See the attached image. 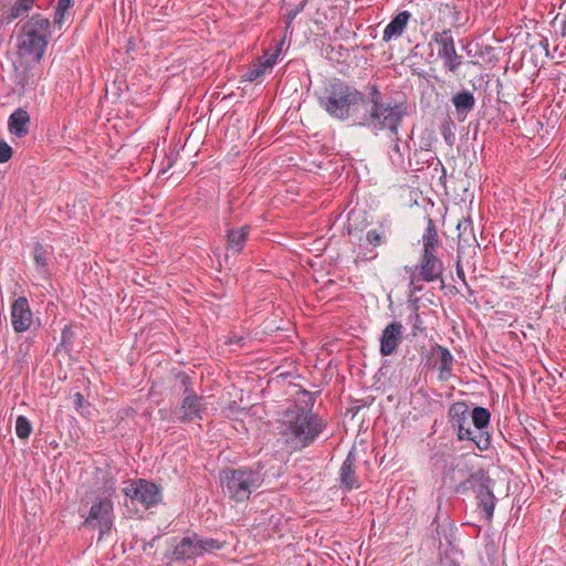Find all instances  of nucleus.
<instances>
[{"label": "nucleus", "instance_id": "nucleus-40", "mask_svg": "<svg viewBox=\"0 0 566 566\" xmlns=\"http://www.w3.org/2000/svg\"><path fill=\"white\" fill-rule=\"evenodd\" d=\"M560 35L566 36V19L563 21L560 27Z\"/></svg>", "mask_w": 566, "mask_h": 566}, {"label": "nucleus", "instance_id": "nucleus-43", "mask_svg": "<svg viewBox=\"0 0 566 566\" xmlns=\"http://www.w3.org/2000/svg\"><path fill=\"white\" fill-rule=\"evenodd\" d=\"M415 318H416V321L419 319V314L417 312L415 313Z\"/></svg>", "mask_w": 566, "mask_h": 566}, {"label": "nucleus", "instance_id": "nucleus-44", "mask_svg": "<svg viewBox=\"0 0 566 566\" xmlns=\"http://www.w3.org/2000/svg\"><path fill=\"white\" fill-rule=\"evenodd\" d=\"M346 177H350V171L349 170L346 172Z\"/></svg>", "mask_w": 566, "mask_h": 566}, {"label": "nucleus", "instance_id": "nucleus-29", "mask_svg": "<svg viewBox=\"0 0 566 566\" xmlns=\"http://www.w3.org/2000/svg\"><path fill=\"white\" fill-rule=\"evenodd\" d=\"M32 432V424L25 416H19L15 420V433L19 439L27 440Z\"/></svg>", "mask_w": 566, "mask_h": 566}, {"label": "nucleus", "instance_id": "nucleus-16", "mask_svg": "<svg viewBox=\"0 0 566 566\" xmlns=\"http://www.w3.org/2000/svg\"><path fill=\"white\" fill-rule=\"evenodd\" d=\"M431 357L436 359L439 369V379L448 380L452 376L453 356L450 350L439 344L430 349Z\"/></svg>", "mask_w": 566, "mask_h": 566}, {"label": "nucleus", "instance_id": "nucleus-2", "mask_svg": "<svg viewBox=\"0 0 566 566\" xmlns=\"http://www.w3.org/2000/svg\"><path fill=\"white\" fill-rule=\"evenodd\" d=\"M326 422L312 410L294 406L281 422L280 434L290 449L301 451L312 446L325 430Z\"/></svg>", "mask_w": 566, "mask_h": 566}, {"label": "nucleus", "instance_id": "nucleus-14", "mask_svg": "<svg viewBox=\"0 0 566 566\" xmlns=\"http://www.w3.org/2000/svg\"><path fill=\"white\" fill-rule=\"evenodd\" d=\"M403 327L400 322H391L382 331L379 352L382 356L392 355L402 340Z\"/></svg>", "mask_w": 566, "mask_h": 566}, {"label": "nucleus", "instance_id": "nucleus-42", "mask_svg": "<svg viewBox=\"0 0 566 566\" xmlns=\"http://www.w3.org/2000/svg\"><path fill=\"white\" fill-rule=\"evenodd\" d=\"M19 84H21L22 86H25L28 84L27 80L24 77H22L20 81H19Z\"/></svg>", "mask_w": 566, "mask_h": 566}, {"label": "nucleus", "instance_id": "nucleus-41", "mask_svg": "<svg viewBox=\"0 0 566 566\" xmlns=\"http://www.w3.org/2000/svg\"><path fill=\"white\" fill-rule=\"evenodd\" d=\"M432 166H433V170H434V171H438L439 163L430 164V165L427 167V169H430Z\"/></svg>", "mask_w": 566, "mask_h": 566}, {"label": "nucleus", "instance_id": "nucleus-36", "mask_svg": "<svg viewBox=\"0 0 566 566\" xmlns=\"http://www.w3.org/2000/svg\"><path fill=\"white\" fill-rule=\"evenodd\" d=\"M394 136V147H392V153L397 156V159H399L400 164L403 163V154L400 149V145H399V137H398V134L397 135H392Z\"/></svg>", "mask_w": 566, "mask_h": 566}, {"label": "nucleus", "instance_id": "nucleus-20", "mask_svg": "<svg viewBox=\"0 0 566 566\" xmlns=\"http://www.w3.org/2000/svg\"><path fill=\"white\" fill-rule=\"evenodd\" d=\"M30 115L24 108L15 109L8 119L9 132L19 137H25L29 134Z\"/></svg>", "mask_w": 566, "mask_h": 566}, {"label": "nucleus", "instance_id": "nucleus-34", "mask_svg": "<svg viewBox=\"0 0 566 566\" xmlns=\"http://www.w3.org/2000/svg\"><path fill=\"white\" fill-rule=\"evenodd\" d=\"M13 149L12 147L4 140H0V163H7L12 158Z\"/></svg>", "mask_w": 566, "mask_h": 566}, {"label": "nucleus", "instance_id": "nucleus-31", "mask_svg": "<svg viewBox=\"0 0 566 566\" xmlns=\"http://www.w3.org/2000/svg\"><path fill=\"white\" fill-rule=\"evenodd\" d=\"M32 253L36 266L45 270L48 266V251L44 249V247L36 242L33 247Z\"/></svg>", "mask_w": 566, "mask_h": 566}, {"label": "nucleus", "instance_id": "nucleus-11", "mask_svg": "<svg viewBox=\"0 0 566 566\" xmlns=\"http://www.w3.org/2000/svg\"><path fill=\"white\" fill-rule=\"evenodd\" d=\"M431 41L438 44V57L443 61V69L455 74L463 62V56L458 54L451 29L434 32Z\"/></svg>", "mask_w": 566, "mask_h": 566}, {"label": "nucleus", "instance_id": "nucleus-3", "mask_svg": "<svg viewBox=\"0 0 566 566\" xmlns=\"http://www.w3.org/2000/svg\"><path fill=\"white\" fill-rule=\"evenodd\" d=\"M363 103L364 94L340 81L332 83L321 97V105L331 116L340 120L352 119L357 125Z\"/></svg>", "mask_w": 566, "mask_h": 566}, {"label": "nucleus", "instance_id": "nucleus-7", "mask_svg": "<svg viewBox=\"0 0 566 566\" xmlns=\"http://www.w3.org/2000/svg\"><path fill=\"white\" fill-rule=\"evenodd\" d=\"M409 273V289L411 294L421 292L423 286L420 282H442L444 271L443 262L434 253H422L416 266H406Z\"/></svg>", "mask_w": 566, "mask_h": 566}, {"label": "nucleus", "instance_id": "nucleus-5", "mask_svg": "<svg viewBox=\"0 0 566 566\" xmlns=\"http://www.w3.org/2000/svg\"><path fill=\"white\" fill-rule=\"evenodd\" d=\"M261 469L239 468L226 469L222 472V483L229 497L238 503L248 501L250 495L263 484Z\"/></svg>", "mask_w": 566, "mask_h": 566}, {"label": "nucleus", "instance_id": "nucleus-19", "mask_svg": "<svg viewBox=\"0 0 566 566\" xmlns=\"http://www.w3.org/2000/svg\"><path fill=\"white\" fill-rule=\"evenodd\" d=\"M439 12L450 19L451 27L454 29L465 27L469 21L468 11L452 1L440 3Z\"/></svg>", "mask_w": 566, "mask_h": 566}, {"label": "nucleus", "instance_id": "nucleus-33", "mask_svg": "<svg viewBox=\"0 0 566 566\" xmlns=\"http://www.w3.org/2000/svg\"><path fill=\"white\" fill-rule=\"evenodd\" d=\"M280 54V51H275L274 53L268 54L265 53L262 56H259L255 62L260 63L262 67L268 71L272 69L276 64L277 56Z\"/></svg>", "mask_w": 566, "mask_h": 566}, {"label": "nucleus", "instance_id": "nucleus-15", "mask_svg": "<svg viewBox=\"0 0 566 566\" xmlns=\"http://www.w3.org/2000/svg\"><path fill=\"white\" fill-rule=\"evenodd\" d=\"M458 230L460 231L459 234H458V238H459V242H458V260H457V263H455V272H457V276L463 282V284L468 287V290L470 291V293H472V290H470L469 285H468V282L465 280V274H464V271H463V268L461 265V258H462V254H463V243L464 242H469V238H465V231L469 230V234L470 237L472 238V240L474 242H476L475 238H474V234H473V230H472V223H471V220L470 219H462L461 221H459L458 223Z\"/></svg>", "mask_w": 566, "mask_h": 566}, {"label": "nucleus", "instance_id": "nucleus-21", "mask_svg": "<svg viewBox=\"0 0 566 566\" xmlns=\"http://www.w3.org/2000/svg\"><path fill=\"white\" fill-rule=\"evenodd\" d=\"M410 18L411 13L409 11H401L396 17H394L384 30L382 41L389 42L394 38L401 36Z\"/></svg>", "mask_w": 566, "mask_h": 566}, {"label": "nucleus", "instance_id": "nucleus-30", "mask_svg": "<svg viewBox=\"0 0 566 566\" xmlns=\"http://www.w3.org/2000/svg\"><path fill=\"white\" fill-rule=\"evenodd\" d=\"M440 132L449 146H452L455 140L454 123L450 117L443 119L440 125Z\"/></svg>", "mask_w": 566, "mask_h": 566}, {"label": "nucleus", "instance_id": "nucleus-46", "mask_svg": "<svg viewBox=\"0 0 566 566\" xmlns=\"http://www.w3.org/2000/svg\"><path fill=\"white\" fill-rule=\"evenodd\" d=\"M563 177H566V168H565V171L563 172Z\"/></svg>", "mask_w": 566, "mask_h": 566}, {"label": "nucleus", "instance_id": "nucleus-23", "mask_svg": "<svg viewBox=\"0 0 566 566\" xmlns=\"http://www.w3.org/2000/svg\"><path fill=\"white\" fill-rule=\"evenodd\" d=\"M33 6L28 0H15L14 3L3 8L1 21L9 24L18 18L27 17Z\"/></svg>", "mask_w": 566, "mask_h": 566}, {"label": "nucleus", "instance_id": "nucleus-6", "mask_svg": "<svg viewBox=\"0 0 566 566\" xmlns=\"http://www.w3.org/2000/svg\"><path fill=\"white\" fill-rule=\"evenodd\" d=\"M470 409L467 402L455 401L448 410V418L451 428L457 432L460 441L470 440L475 443L479 450L485 451L490 448V436L486 431H473L470 427Z\"/></svg>", "mask_w": 566, "mask_h": 566}, {"label": "nucleus", "instance_id": "nucleus-10", "mask_svg": "<svg viewBox=\"0 0 566 566\" xmlns=\"http://www.w3.org/2000/svg\"><path fill=\"white\" fill-rule=\"evenodd\" d=\"M222 544L213 538H202L197 534L184 537L174 549L176 559H190L220 549Z\"/></svg>", "mask_w": 566, "mask_h": 566}, {"label": "nucleus", "instance_id": "nucleus-37", "mask_svg": "<svg viewBox=\"0 0 566 566\" xmlns=\"http://www.w3.org/2000/svg\"><path fill=\"white\" fill-rule=\"evenodd\" d=\"M304 8V3L300 4V7L293 9V10H290L286 14V18H287V22H286V28H290L292 21L296 18V15L303 10Z\"/></svg>", "mask_w": 566, "mask_h": 566}, {"label": "nucleus", "instance_id": "nucleus-1", "mask_svg": "<svg viewBox=\"0 0 566 566\" xmlns=\"http://www.w3.org/2000/svg\"><path fill=\"white\" fill-rule=\"evenodd\" d=\"M363 105L365 109L357 116L359 126L374 133L388 130L391 135L398 134L402 118L407 115L403 103L388 102L379 87L371 85Z\"/></svg>", "mask_w": 566, "mask_h": 566}, {"label": "nucleus", "instance_id": "nucleus-38", "mask_svg": "<svg viewBox=\"0 0 566 566\" xmlns=\"http://www.w3.org/2000/svg\"><path fill=\"white\" fill-rule=\"evenodd\" d=\"M83 399L84 398H83L82 394H80V392H76L73 396V402H74V406L76 409H78L82 406Z\"/></svg>", "mask_w": 566, "mask_h": 566}, {"label": "nucleus", "instance_id": "nucleus-12", "mask_svg": "<svg viewBox=\"0 0 566 566\" xmlns=\"http://www.w3.org/2000/svg\"><path fill=\"white\" fill-rule=\"evenodd\" d=\"M124 492L132 501L139 503L145 509H149L161 501L160 489L146 480L129 482Z\"/></svg>", "mask_w": 566, "mask_h": 566}, {"label": "nucleus", "instance_id": "nucleus-24", "mask_svg": "<svg viewBox=\"0 0 566 566\" xmlns=\"http://www.w3.org/2000/svg\"><path fill=\"white\" fill-rule=\"evenodd\" d=\"M250 234V227L243 226L238 229H231L228 231V249L233 253H240Z\"/></svg>", "mask_w": 566, "mask_h": 566}, {"label": "nucleus", "instance_id": "nucleus-9", "mask_svg": "<svg viewBox=\"0 0 566 566\" xmlns=\"http://www.w3.org/2000/svg\"><path fill=\"white\" fill-rule=\"evenodd\" d=\"M467 483L475 492L478 509L483 514L485 522L491 523L496 505V497L493 493V481L483 474H471Z\"/></svg>", "mask_w": 566, "mask_h": 566}, {"label": "nucleus", "instance_id": "nucleus-8", "mask_svg": "<svg viewBox=\"0 0 566 566\" xmlns=\"http://www.w3.org/2000/svg\"><path fill=\"white\" fill-rule=\"evenodd\" d=\"M177 379L182 390V399L178 408L179 420L182 422L201 420L206 411L203 398L196 394L192 380L187 374H178Z\"/></svg>", "mask_w": 566, "mask_h": 566}, {"label": "nucleus", "instance_id": "nucleus-27", "mask_svg": "<svg viewBox=\"0 0 566 566\" xmlns=\"http://www.w3.org/2000/svg\"><path fill=\"white\" fill-rule=\"evenodd\" d=\"M74 0H57V4L54 9L53 22L55 25L60 28L63 25L65 21V15L73 8Z\"/></svg>", "mask_w": 566, "mask_h": 566}, {"label": "nucleus", "instance_id": "nucleus-28", "mask_svg": "<svg viewBox=\"0 0 566 566\" xmlns=\"http://www.w3.org/2000/svg\"><path fill=\"white\" fill-rule=\"evenodd\" d=\"M75 338V333L71 325L64 326L61 333V342L57 346V350L61 348L65 350V353H70L73 349V343Z\"/></svg>", "mask_w": 566, "mask_h": 566}, {"label": "nucleus", "instance_id": "nucleus-4", "mask_svg": "<svg viewBox=\"0 0 566 566\" xmlns=\"http://www.w3.org/2000/svg\"><path fill=\"white\" fill-rule=\"evenodd\" d=\"M51 36L50 19L41 13H34L21 27L19 51L22 55H30L34 61L40 62L44 56Z\"/></svg>", "mask_w": 566, "mask_h": 566}, {"label": "nucleus", "instance_id": "nucleus-39", "mask_svg": "<svg viewBox=\"0 0 566 566\" xmlns=\"http://www.w3.org/2000/svg\"><path fill=\"white\" fill-rule=\"evenodd\" d=\"M539 45L546 51V54L548 55V39L547 38H543L541 41H539Z\"/></svg>", "mask_w": 566, "mask_h": 566}, {"label": "nucleus", "instance_id": "nucleus-17", "mask_svg": "<svg viewBox=\"0 0 566 566\" xmlns=\"http://www.w3.org/2000/svg\"><path fill=\"white\" fill-rule=\"evenodd\" d=\"M106 517V497H98L97 502L94 503L88 512L87 517L85 518L83 525L85 527L98 528V538L97 543H99L105 534V530L103 528V521Z\"/></svg>", "mask_w": 566, "mask_h": 566}, {"label": "nucleus", "instance_id": "nucleus-26", "mask_svg": "<svg viewBox=\"0 0 566 566\" xmlns=\"http://www.w3.org/2000/svg\"><path fill=\"white\" fill-rule=\"evenodd\" d=\"M472 422L475 427V431H484L489 426L491 413L486 408L475 407L471 412Z\"/></svg>", "mask_w": 566, "mask_h": 566}, {"label": "nucleus", "instance_id": "nucleus-45", "mask_svg": "<svg viewBox=\"0 0 566 566\" xmlns=\"http://www.w3.org/2000/svg\"><path fill=\"white\" fill-rule=\"evenodd\" d=\"M476 248H479V245H478V244L473 245V250H474V251H475V249H476Z\"/></svg>", "mask_w": 566, "mask_h": 566}, {"label": "nucleus", "instance_id": "nucleus-25", "mask_svg": "<svg viewBox=\"0 0 566 566\" xmlns=\"http://www.w3.org/2000/svg\"><path fill=\"white\" fill-rule=\"evenodd\" d=\"M422 253L437 254V250L439 248V240L438 232L432 220H429L428 227L426 228L424 233L422 234Z\"/></svg>", "mask_w": 566, "mask_h": 566}, {"label": "nucleus", "instance_id": "nucleus-32", "mask_svg": "<svg viewBox=\"0 0 566 566\" xmlns=\"http://www.w3.org/2000/svg\"><path fill=\"white\" fill-rule=\"evenodd\" d=\"M265 70L260 65V63H256L255 61L248 67V70L242 74L243 81L247 82H254L259 77L263 76L265 74Z\"/></svg>", "mask_w": 566, "mask_h": 566}, {"label": "nucleus", "instance_id": "nucleus-47", "mask_svg": "<svg viewBox=\"0 0 566 566\" xmlns=\"http://www.w3.org/2000/svg\"><path fill=\"white\" fill-rule=\"evenodd\" d=\"M451 566H459V565H457V564H452Z\"/></svg>", "mask_w": 566, "mask_h": 566}, {"label": "nucleus", "instance_id": "nucleus-35", "mask_svg": "<svg viewBox=\"0 0 566 566\" xmlns=\"http://www.w3.org/2000/svg\"><path fill=\"white\" fill-rule=\"evenodd\" d=\"M366 241L373 247H378L384 242L382 235L377 230H369L366 233Z\"/></svg>", "mask_w": 566, "mask_h": 566}, {"label": "nucleus", "instance_id": "nucleus-22", "mask_svg": "<svg viewBox=\"0 0 566 566\" xmlns=\"http://www.w3.org/2000/svg\"><path fill=\"white\" fill-rule=\"evenodd\" d=\"M355 461V455L353 452H349L340 467V482L348 491L359 486L358 478L354 469Z\"/></svg>", "mask_w": 566, "mask_h": 566}, {"label": "nucleus", "instance_id": "nucleus-18", "mask_svg": "<svg viewBox=\"0 0 566 566\" xmlns=\"http://www.w3.org/2000/svg\"><path fill=\"white\" fill-rule=\"evenodd\" d=\"M457 118L463 122L475 107V97L469 90H462L452 96Z\"/></svg>", "mask_w": 566, "mask_h": 566}, {"label": "nucleus", "instance_id": "nucleus-13", "mask_svg": "<svg viewBox=\"0 0 566 566\" xmlns=\"http://www.w3.org/2000/svg\"><path fill=\"white\" fill-rule=\"evenodd\" d=\"M11 322L14 332L23 333L28 331L32 323V312L27 297L20 296L14 300L11 306Z\"/></svg>", "mask_w": 566, "mask_h": 566}]
</instances>
